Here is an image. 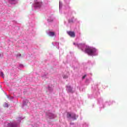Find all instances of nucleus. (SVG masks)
Returning a JSON list of instances; mask_svg holds the SVG:
<instances>
[{
	"label": "nucleus",
	"mask_w": 127,
	"mask_h": 127,
	"mask_svg": "<svg viewBox=\"0 0 127 127\" xmlns=\"http://www.w3.org/2000/svg\"><path fill=\"white\" fill-rule=\"evenodd\" d=\"M96 52V50L94 48H92L90 47L86 48L85 50V53H87L88 55H94V53Z\"/></svg>",
	"instance_id": "nucleus-1"
},
{
	"label": "nucleus",
	"mask_w": 127,
	"mask_h": 127,
	"mask_svg": "<svg viewBox=\"0 0 127 127\" xmlns=\"http://www.w3.org/2000/svg\"><path fill=\"white\" fill-rule=\"evenodd\" d=\"M66 118H71L74 120H77V118H78V116L76 115V114L74 113H72L71 114L70 113H67L66 115Z\"/></svg>",
	"instance_id": "nucleus-2"
},
{
	"label": "nucleus",
	"mask_w": 127,
	"mask_h": 127,
	"mask_svg": "<svg viewBox=\"0 0 127 127\" xmlns=\"http://www.w3.org/2000/svg\"><path fill=\"white\" fill-rule=\"evenodd\" d=\"M42 5V2L40 0H37L35 2L34 6L35 7H40Z\"/></svg>",
	"instance_id": "nucleus-3"
},
{
	"label": "nucleus",
	"mask_w": 127,
	"mask_h": 127,
	"mask_svg": "<svg viewBox=\"0 0 127 127\" xmlns=\"http://www.w3.org/2000/svg\"><path fill=\"white\" fill-rule=\"evenodd\" d=\"M67 34L70 36V37H75L76 35H75V32L72 31H67Z\"/></svg>",
	"instance_id": "nucleus-4"
},
{
	"label": "nucleus",
	"mask_w": 127,
	"mask_h": 127,
	"mask_svg": "<svg viewBox=\"0 0 127 127\" xmlns=\"http://www.w3.org/2000/svg\"><path fill=\"white\" fill-rule=\"evenodd\" d=\"M66 90L67 91V92L68 93H72V87H71V86H66Z\"/></svg>",
	"instance_id": "nucleus-5"
},
{
	"label": "nucleus",
	"mask_w": 127,
	"mask_h": 127,
	"mask_svg": "<svg viewBox=\"0 0 127 127\" xmlns=\"http://www.w3.org/2000/svg\"><path fill=\"white\" fill-rule=\"evenodd\" d=\"M49 35L50 36H54L55 35V33L54 32H49Z\"/></svg>",
	"instance_id": "nucleus-6"
},
{
	"label": "nucleus",
	"mask_w": 127,
	"mask_h": 127,
	"mask_svg": "<svg viewBox=\"0 0 127 127\" xmlns=\"http://www.w3.org/2000/svg\"><path fill=\"white\" fill-rule=\"evenodd\" d=\"M73 19H74V17L68 19V23H73V22H74Z\"/></svg>",
	"instance_id": "nucleus-7"
},
{
	"label": "nucleus",
	"mask_w": 127,
	"mask_h": 127,
	"mask_svg": "<svg viewBox=\"0 0 127 127\" xmlns=\"http://www.w3.org/2000/svg\"><path fill=\"white\" fill-rule=\"evenodd\" d=\"M67 78H68V75H63L64 79H67Z\"/></svg>",
	"instance_id": "nucleus-8"
},
{
	"label": "nucleus",
	"mask_w": 127,
	"mask_h": 127,
	"mask_svg": "<svg viewBox=\"0 0 127 127\" xmlns=\"http://www.w3.org/2000/svg\"><path fill=\"white\" fill-rule=\"evenodd\" d=\"M3 72H0V76H1V77H3Z\"/></svg>",
	"instance_id": "nucleus-9"
},
{
	"label": "nucleus",
	"mask_w": 127,
	"mask_h": 127,
	"mask_svg": "<svg viewBox=\"0 0 127 127\" xmlns=\"http://www.w3.org/2000/svg\"><path fill=\"white\" fill-rule=\"evenodd\" d=\"M85 78H86V75H84V76L82 77V79H85Z\"/></svg>",
	"instance_id": "nucleus-10"
},
{
	"label": "nucleus",
	"mask_w": 127,
	"mask_h": 127,
	"mask_svg": "<svg viewBox=\"0 0 127 127\" xmlns=\"http://www.w3.org/2000/svg\"><path fill=\"white\" fill-rule=\"evenodd\" d=\"M80 45H82V44H79L78 46L80 47Z\"/></svg>",
	"instance_id": "nucleus-11"
},
{
	"label": "nucleus",
	"mask_w": 127,
	"mask_h": 127,
	"mask_svg": "<svg viewBox=\"0 0 127 127\" xmlns=\"http://www.w3.org/2000/svg\"><path fill=\"white\" fill-rule=\"evenodd\" d=\"M0 56H1V54H0Z\"/></svg>",
	"instance_id": "nucleus-12"
},
{
	"label": "nucleus",
	"mask_w": 127,
	"mask_h": 127,
	"mask_svg": "<svg viewBox=\"0 0 127 127\" xmlns=\"http://www.w3.org/2000/svg\"><path fill=\"white\" fill-rule=\"evenodd\" d=\"M73 44L75 45V43H74Z\"/></svg>",
	"instance_id": "nucleus-13"
}]
</instances>
